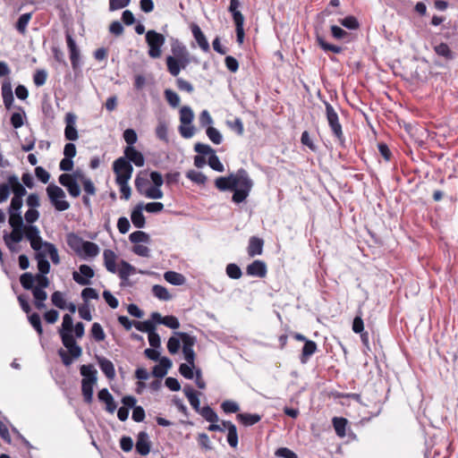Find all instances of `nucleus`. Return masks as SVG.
<instances>
[{
  "instance_id": "11",
  "label": "nucleus",
  "mask_w": 458,
  "mask_h": 458,
  "mask_svg": "<svg viewBox=\"0 0 458 458\" xmlns=\"http://www.w3.org/2000/svg\"><path fill=\"white\" fill-rule=\"evenodd\" d=\"M76 115L72 113H67L65 115L64 137L67 140H76L79 137L76 129Z\"/></svg>"
},
{
  "instance_id": "60",
  "label": "nucleus",
  "mask_w": 458,
  "mask_h": 458,
  "mask_svg": "<svg viewBox=\"0 0 458 458\" xmlns=\"http://www.w3.org/2000/svg\"><path fill=\"white\" fill-rule=\"evenodd\" d=\"M81 183L83 186V190L87 195L93 196L96 194L97 189L89 178L85 177L84 175H81Z\"/></svg>"
},
{
  "instance_id": "21",
  "label": "nucleus",
  "mask_w": 458,
  "mask_h": 458,
  "mask_svg": "<svg viewBox=\"0 0 458 458\" xmlns=\"http://www.w3.org/2000/svg\"><path fill=\"white\" fill-rule=\"evenodd\" d=\"M264 241L257 236H251L249 240L247 252L250 257L261 255L263 251Z\"/></svg>"
},
{
  "instance_id": "53",
  "label": "nucleus",
  "mask_w": 458,
  "mask_h": 458,
  "mask_svg": "<svg viewBox=\"0 0 458 458\" xmlns=\"http://www.w3.org/2000/svg\"><path fill=\"white\" fill-rule=\"evenodd\" d=\"M8 222L12 228H24L26 225L23 223V218L21 216V214L9 213Z\"/></svg>"
},
{
  "instance_id": "47",
  "label": "nucleus",
  "mask_w": 458,
  "mask_h": 458,
  "mask_svg": "<svg viewBox=\"0 0 458 458\" xmlns=\"http://www.w3.org/2000/svg\"><path fill=\"white\" fill-rule=\"evenodd\" d=\"M31 15H32L31 13H26L21 14L18 18V21L15 24V28L20 33L24 34V32L26 31L28 23L30 22V21L31 19Z\"/></svg>"
},
{
  "instance_id": "46",
  "label": "nucleus",
  "mask_w": 458,
  "mask_h": 458,
  "mask_svg": "<svg viewBox=\"0 0 458 458\" xmlns=\"http://www.w3.org/2000/svg\"><path fill=\"white\" fill-rule=\"evenodd\" d=\"M131 242L138 244L140 242L148 243L150 241L149 235L143 231H135L129 236Z\"/></svg>"
},
{
  "instance_id": "49",
  "label": "nucleus",
  "mask_w": 458,
  "mask_h": 458,
  "mask_svg": "<svg viewBox=\"0 0 458 458\" xmlns=\"http://www.w3.org/2000/svg\"><path fill=\"white\" fill-rule=\"evenodd\" d=\"M206 134L214 144L218 145L223 141V136L221 132L215 127L208 126L206 130Z\"/></svg>"
},
{
  "instance_id": "56",
  "label": "nucleus",
  "mask_w": 458,
  "mask_h": 458,
  "mask_svg": "<svg viewBox=\"0 0 458 458\" xmlns=\"http://www.w3.org/2000/svg\"><path fill=\"white\" fill-rule=\"evenodd\" d=\"M165 98L169 105L173 107H177L180 104V97L174 90L167 89L164 92Z\"/></svg>"
},
{
  "instance_id": "25",
  "label": "nucleus",
  "mask_w": 458,
  "mask_h": 458,
  "mask_svg": "<svg viewBox=\"0 0 458 458\" xmlns=\"http://www.w3.org/2000/svg\"><path fill=\"white\" fill-rule=\"evenodd\" d=\"M237 420L245 427H250L261 420V416L258 413H238Z\"/></svg>"
},
{
  "instance_id": "59",
  "label": "nucleus",
  "mask_w": 458,
  "mask_h": 458,
  "mask_svg": "<svg viewBox=\"0 0 458 458\" xmlns=\"http://www.w3.org/2000/svg\"><path fill=\"white\" fill-rule=\"evenodd\" d=\"M51 301L53 305H55L58 309L64 310L66 307V302L64 299V294L59 291L53 293V294L51 295Z\"/></svg>"
},
{
  "instance_id": "52",
  "label": "nucleus",
  "mask_w": 458,
  "mask_h": 458,
  "mask_svg": "<svg viewBox=\"0 0 458 458\" xmlns=\"http://www.w3.org/2000/svg\"><path fill=\"white\" fill-rule=\"evenodd\" d=\"M226 275L232 279H239L242 276V269L234 263H230L225 267Z\"/></svg>"
},
{
  "instance_id": "14",
  "label": "nucleus",
  "mask_w": 458,
  "mask_h": 458,
  "mask_svg": "<svg viewBox=\"0 0 458 458\" xmlns=\"http://www.w3.org/2000/svg\"><path fill=\"white\" fill-rule=\"evenodd\" d=\"M135 448L140 455H147L150 452V441L146 431H140L137 436Z\"/></svg>"
},
{
  "instance_id": "44",
  "label": "nucleus",
  "mask_w": 458,
  "mask_h": 458,
  "mask_svg": "<svg viewBox=\"0 0 458 458\" xmlns=\"http://www.w3.org/2000/svg\"><path fill=\"white\" fill-rule=\"evenodd\" d=\"M152 293L155 297L162 301H169L172 298V295L169 293L168 290L159 284L153 285Z\"/></svg>"
},
{
  "instance_id": "51",
  "label": "nucleus",
  "mask_w": 458,
  "mask_h": 458,
  "mask_svg": "<svg viewBox=\"0 0 458 458\" xmlns=\"http://www.w3.org/2000/svg\"><path fill=\"white\" fill-rule=\"evenodd\" d=\"M28 319L32 327L41 335L43 334V328L39 314L34 312L28 317Z\"/></svg>"
},
{
  "instance_id": "41",
  "label": "nucleus",
  "mask_w": 458,
  "mask_h": 458,
  "mask_svg": "<svg viewBox=\"0 0 458 458\" xmlns=\"http://www.w3.org/2000/svg\"><path fill=\"white\" fill-rule=\"evenodd\" d=\"M24 233V228H12V232L10 233H5L4 238H6L11 242H14V243H19L23 238H25Z\"/></svg>"
},
{
  "instance_id": "35",
  "label": "nucleus",
  "mask_w": 458,
  "mask_h": 458,
  "mask_svg": "<svg viewBox=\"0 0 458 458\" xmlns=\"http://www.w3.org/2000/svg\"><path fill=\"white\" fill-rule=\"evenodd\" d=\"M435 53L446 60L454 59V55L446 43H440L434 47Z\"/></svg>"
},
{
  "instance_id": "4",
  "label": "nucleus",
  "mask_w": 458,
  "mask_h": 458,
  "mask_svg": "<svg viewBox=\"0 0 458 458\" xmlns=\"http://www.w3.org/2000/svg\"><path fill=\"white\" fill-rule=\"evenodd\" d=\"M242 6L240 0H230L228 12L232 14L235 25L236 41L241 45L244 39V16L239 10Z\"/></svg>"
},
{
  "instance_id": "8",
  "label": "nucleus",
  "mask_w": 458,
  "mask_h": 458,
  "mask_svg": "<svg viewBox=\"0 0 458 458\" xmlns=\"http://www.w3.org/2000/svg\"><path fill=\"white\" fill-rule=\"evenodd\" d=\"M166 66L169 73L176 77L181 70H184L191 64V56L184 55L183 57L174 58L172 55L166 57Z\"/></svg>"
},
{
  "instance_id": "9",
  "label": "nucleus",
  "mask_w": 458,
  "mask_h": 458,
  "mask_svg": "<svg viewBox=\"0 0 458 458\" xmlns=\"http://www.w3.org/2000/svg\"><path fill=\"white\" fill-rule=\"evenodd\" d=\"M66 43L70 53V60L72 70L77 72L81 69V52L78 48L75 40L71 34H66Z\"/></svg>"
},
{
  "instance_id": "39",
  "label": "nucleus",
  "mask_w": 458,
  "mask_h": 458,
  "mask_svg": "<svg viewBox=\"0 0 458 458\" xmlns=\"http://www.w3.org/2000/svg\"><path fill=\"white\" fill-rule=\"evenodd\" d=\"M198 413L210 423L217 422L219 420L216 412L208 405L202 407Z\"/></svg>"
},
{
  "instance_id": "2",
  "label": "nucleus",
  "mask_w": 458,
  "mask_h": 458,
  "mask_svg": "<svg viewBox=\"0 0 458 458\" xmlns=\"http://www.w3.org/2000/svg\"><path fill=\"white\" fill-rule=\"evenodd\" d=\"M73 319L71 315L65 314L63 317V323L61 328L58 330L62 344L67 349L72 352L77 356L81 352V346L77 344L75 338L72 335Z\"/></svg>"
},
{
  "instance_id": "54",
  "label": "nucleus",
  "mask_w": 458,
  "mask_h": 458,
  "mask_svg": "<svg viewBox=\"0 0 458 458\" xmlns=\"http://www.w3.org/2000/svg\"><path fill=\"white\" fill-rule=\"evenodd\" d=\"M45 249L55 265L60 263V258L56 247L51 242L45 243Z\"/></svg>"
},
{
  "instance_id": "38",
  "label": "nucleus",
  "mask_w": 458,
  "mask_h": 458,
  "mask_svg": "<svg viewBox=\"0 0 458 458\" xmlns=\"http://www.w3.org/2000/svg\"><path fill=\"white\" fill-rule=\"evenodd\" d=\"M96 384L81 381V393L86 403H91L93 401V387Z\"/></svg>"
},
{
  "instance_id": "19",
  "label": "nucleus",
  "mask_w": 458,
  "mask_h": 458,
  "mask_svg": "<svg viewBox=\"0 0 458 458\" xmlns=\"http://www.w3.org/2000/svg\"><path fill=\"white\" fill-rule=\"evenodd\" d=\"M98 400L104 403H106V410L114 413L117 408V404L114 400L113 395L109 393L107 388L101 389L98 394Z\"/></svg>"
},
{
  "instance_id": "20",
  "label": "nucleus",
  "mask_w": 458,
  "mask_h": 458,
  "mask_svg": "<svg viewBox=\"0 0 458 458\" xmlns=\"http://www.w3.org/2000/svg\"><path fill=\"white\" fill-rule=\"evenodd\" d=\"M80 373L82 376L81 381L97 384L98 371L92 364H83L80 368Z\"/></svg>"
},
{
  "instance_id": "1",
  "label": "nucleus",
  "mask_w": 458,
  "mask_h": 458,
  "mask_svg": "<svg viewBox=\"0 0 458 458\" xmlns=\"http://www.w3.org/2000/svg\"><path fill=\"white\" fill-rule=\"evenodd\" d=\"M215 186L220 191H233L232 201L240 204L246 200L253 187V181L244 168H240L235 174L217 177Z\"/></svg>"
},
{
  "instance_id": "16",
  "label": "nucleus",
  "mask_w": 458,
  "mask_h": 458,
  "mask_svg": "<svg viewBox=\"0 0 458 458\" xmlns=\"http://www.w3.org/2000/svg\"><path fill=\"white\" fill-rule=\"evenodd\" d=\"M191 29L192 35H193L195 40L197 41L199 47L204 52H208L210 49L208 41L206 36L204 35V33L202 32L201 29L199 28V26L196 23H192L191 26Z\"/></svg>"
},
{
  "instance_id": "12",
  "label": "nucleus",
  "mask_w": 458,
  "mask_h": 458,
  "mask_svg": "<svg viewBox=\"0 0 458 458\" xmlns=\"http://www.w3.org/2000/svg\"><path fill=\"white\" fill-rule=\"evenodd\" d=\"M124 157L130 162V164L133 163L136 166L141 167L145 164V157L143 154L137 150L134 147L127 146L124 150Z\"/></svg>"
},
{
  "instance_id": "27",
  "label": "nucleus",
  "mask_w": 458,
  "mask_h": 458,
  "mask_svg": "<svg viewBox=\"0 0 458 458\" xmlns=\"http://www.w3.org/2000/svg\"><path fill=\"white\" fill-rule=\"evenodd\" d=\"M171 51L173 53V57L174 58L183 57L190 54L186 47L177 38L172 39Z\"/></svg>"
},
{
  "instance_id": "15",
  "label": "nucleus",
  "mask_w": 458,
  "mask_h": 458,
  "mask_svg": "<svg viewBox=\"0 0 458 458\" xmlns=\"http://www.w3.org/2000/svg\"><path fill=\"white\" fill-rule=\"evenodd\" d=\"M98 364L105 376L113 380L115 377V369L113 362L104 356H96Z\"/></svg>"
},
{
  "instance_id": "31",
  "label": "nucleus",
  "mask_w": 458,
  "mask_h": 458,
  "mask_svg": "<svg viewBox=\"0 0 458 458\" xmlns=\"http://www.w3.org/2000/svg\"><path fill=\"white\" fill-rule=\"evenodd\" d=\"M120 266L118 275L122 281H127L128 277L136 271V268L125 260H121Z\"/></svg>"
},
{
  "instance_id": "55",
  "label": "nucleus",
  "mask_w": 458,
  "mask_h": 458,
  "mask_svg": "<svg viewBox=\"0 0 458 458\" xmlns=\"http://www.w3.org/2000/svg\"><path fill=\"white\" fill-rule=\"evenodd\" d=\"M25 238L29 241V242H32V240H34L35 238H39L40 236V232H39V229L36 226V225H26L25 227Z\"/></svg>"
},
{
  "instance_id": "34",
  "label": "nucleus",
  "mask_w": 458,
  "mask_h": 458,
  "mask_svg": "<svg viewBox=\"0 0 458 458\" xmlns=\"http://www.w3.org/2000/svg\"><path fill=\"white\" fill-rule=\"evenodd\" d=\"M81 354H82L81 348V352L78 356L76 354H73L72 352H71L70 350H67V352H66L63 349H60L58 351V355L60 356L63 364L66 367L70 366L73 362V360L80 358L81 356Z\"/></svg>"
},
{
  "instance_id": "45",
  "label": "nucleus",
  "mask_w": 458,
  "mask_h": 458,
  "mask_svg": "<svg viewBox=\"0 0 458 458\" xmlns=\"http://www.w3.org/2000/svg\"><path fill=\"white\" fill-rule=\"evenodd\" d=\"M186 177L199 185H204L208 179L204 174L196 170H189Z\"/></svg>"
},
{
  "instance_id": "13",
  "label": "nucleus",
  "mask_w": 458,
  "mask_h": 458,
  "mask_svg": "<svg viewBox=\"0 0 458 458\" xmlns=\"http://www.w3.org/2000/svg\"><path fill=\"white\" fill-rule=\"evenodd\" d=\"M246 273L250 276L263 278L267 273V265L264 261L256 259L247 266Z\"/></svg>"
},
{
  "instance_id": "61",
  "label": "nucleus",
  "mask_w": 458,
  "mask_h": 458,
  "mask_svg": "<svg viewBox=\"0 0 458 458\" xmlns=\"http://www.w3.org/2000/svg\"><path fill=\"white\" fill-rule=\"evenodd\" d=\"M195 366H191L189 363H182L179 367L180 374L187 379H192L194 377L193 369Z\"/></svg>"
},
{
  "instance_id": "33",
  "label": "nucleus",
  "mask_w": 458,
  "mask_h": 458,
  "mask_svg": "<svg viewBox=\"0 0 458 458\" xmlns=\"http://www.w3.org/2000/svg\"><path fill=\"white\" fill-rule=\"evenodd\" d=\"M332 422L336 435L340 437H345L348 420L343 417H335Z\"/></svg>"
},
{
  "instance_id": "5",
  "label": "nucleus",
  "mask_w": 458,
  "mask_h": 458,
  "mask_svg": "<svg viewBox=\"0 0 458 458\" xmlns=\"http://www.w3.org/2000/svg\"><path fill=\"white\" fill-rule=\"evenodd\" d=\"M146 43L148 47V54L151 58H159L162 55V47L165 42V38L154 30L146 32Z\"/></svg>"
},
{
  "instance_id": "10",
  "label": "nucleus",
  "mask_w": 458,
  "mask_h": 458,
  "mask_svg": "<svg viewBox=\"0 0 458 458\" xmlns=\"http://www.w3.org/2000/svg\"><path fill=\"white\" fill-rule=\"evenodd\" d=\"M95 272L91 267L86 264H82L79 267V272L74 271L72 273L73 280L81 285H89L91 284L90 279L94 277Z\"/></svg>"
},
{
  "instance_id": "7",
  "label": "nucleus",
  "mask_w": 458,
  "mask_h": 458,
  "mask_svg": "<svg viewBox=\"0 0 458 458\" xmlns=\"http://www.w3.org/2000/svg\"><path fill=\"white\" fill-rule=\"evenodd\" d=\"M113 170L116 175L115 182H128L131 177L133 167L126 158L118 157L113 163Z\"/></svg>"
},
{
  "instance_id": "18",
  "label": "nucleus",
  "mask_w": 458,
  "mask_h": 458,
  "mask_svg": "<svg viewBox=\"0 0 458 458\" xmlns=\"http://www.w3.org/2000/svg\"><path fill=\"white\" fill-rule=\"evenodd\" d=\"M172 360L169 358L162 357L159 360V364L153 367L152 375L155 377L162 378L167 374V371L172 367Z\"/></svg>"
},
{
  "instance_id": "36",
  "label": "nucleus",
  "mask_w": 458,
  "mask_h": 458,
  "mask_svg": "<svg viewBox=\"0 0 458 458\" xmlns=\"http://www.w3.org/2000/svg\"><path fill=\"white\" fill-rule=\"evenodd\" d=\"M182 342V349H193V346L197 343V338L185 332H175Z\"/></svg>"
},
{
  "instance_id": "63",
  "label": "nucleus",
  "mask_w": 458,
  "mask_h": 458,
  "mask_svg": "<svg viewBox=\"0 0 458 458\" xmlns=\"http://www.w3.org/2000/svg\"><path fill=\"white\" fill-rule=\"evenodd\" d=\"M179 132L184 139L191 138L195 133V127L191 124H181L179 126Z\"/></svg>"
},
{
  "instance_id": "23",
  "label": "nucleus",
  "mask_w": 458,
  "mask_h": 458,
  "mask_svg": "<svg viewBox=\"0 0 458 458\" xmlns=\"http://www.w3.org/2000/svg\"><path fill=\"white\" fill-rule=\"evenodd\" d=\"M317 350H318V345L314 341H312V340L306 341V343L304 344V345L302 347L301 353L300 355L301 363L306 364L308 362V360H310V358L317 352Z\"/></svg>"
},
{
  "instance_id": "17",
  "label": "nucleus",
  "mask_w": 458,
  "mask_h": 458,
  "mask_svg": "<svg viewBox=\"0 0 458 458\" xmlns=\"http://www.w3.org/2000/svg\"><path fill=\"white\" fill-rule=\"evenodd\" d=\"M85 241L74 233L66 235L67 245L79 256L82 257V248Z\"/></svg>"
},
{
  "instance_id": "64",
  "label": "nucleus",
  "mask_w": 458,
  "mask_h": 458,
  "mask_svg": "<svg viewBox=\"0 0 458 458\" xmlns=\"http://www.w3.org/2000/svg\"><path fill=\"white\" fill-rule=\"evenodd\" d=\"M144 195L149 199H159L163 198V191L160 187L151 186L145 191Z\"/></svg>"
},
{
  "instance_id": "26",
  "label": "nucleus",
  "mask_w": 458,
  "mask_h": 458,
  "mask_svg": "<svg viewBox=\"0 0 458 458\" xmlns=\"http://www.w3.org/2000/svg\"><path fill=\"white\" fill-rule=\"evenodd\" d=\"M34 297V305L38 310L46 308L45 301L47 299V293L45 289L34 288L32 291Z\"/></svg>"
},
{
  "instance_id": "42",
  "label": "nucleus",
  "mask_w": 458,
  "mask_h": 458,
  "mask_svg": "<svg viewBox=\"0 0 458 458\" xmlns=\"http://www.w3.org/2000/svg\"><path fill=\"white\" fill-rule=\"evenodd\" d=\"M20 283L25 290L32 291L35 288V276L30 272L23 273L20 276Z\"/></svg>"
},
{
  "instance_id": "43",
  "label": "nucleus",
  "mask_w": 458,
  "mask_h": 458,
  "mask_svg": "<svg viewBox=\"0 0 458 458\" xmlns=\"http://www.w3.org/2000/svg\"><path fill=\"white\" fill-rule=\"evenodd\" d=\"M193 118L194 114L190 106H184L180 109V122L182 124H191Z\"/></svg>"
},
{
  "instance_id": "29",
  "label": "nucleus",
  "mask_w": 458,
  "mask_h": 458,
  "mask_svg": "<svg viewBox=\"0 0 458 458\" xmlns=\"http://www.w3.org/2000/svg\"><path fill=\"white\" fill-rule=\"evenodd\" d=\"M35 259L38 262V274H48L50 271V263L46 258V254L43 252H36Z\"/></svg>"
},
{
  "instance_id": "24",
  "label": "nucleus",
  "mask_w": 458,
  "mask_h": 458,
  "mask_svg": "<svg viewBox=\"0 0 458 458\" xmlns=\"http://www.w3.org/2000/svg\"><path fill=\"white\" fill-rule=\"evenodd\" d=\"M103 257H104V263H105V267H106V270L111 273H114V274L116 273L117 269H116V265H115V260H116L115 253L112 250L106 249L103 252Z\"/></svg>"
},
{
  "instance_id": "50",
  "label": "nucleus",
  "mask_w": 458,
  "mask_h": 458,
  "mask_svg": "<svg viewBox=\"0 0 458 458\" xmlns=\"http://www.w3.org/2000/svg\"><path fill=\"white\" fill-rule=\"evenodd\" d=\"M339 22L342 26L348 30H357L360 27V23L356 17L349 15L344 19H340Z\"/></svg>"
},
{
  "instance_id": "3",
  "label": "nucleus",
  "mask_w": 458,
  "mask_h": 458,
  "mask_svg": "<svg viewBox=\"0 0 458 458\" xmlns=\"http://www.w3.org/2000/svg\"><path fill=\"white\" fill-rule=\"evenodd\" d=\"M324 105L326 107V116L328 122V125L331 129L333 135L337 139L339 144L344 147L345 142V138L343 132L342 125L339 122V117L337 113L335 112L333 106L327 101L324 100Z\"/></svg>"
},
{
  "instance_id": "30",
  "label": "nucleus",
  "mask_w": 458,
  "mask_h": 458,
  "mask_svg": "<svg viewBox=\"0 0 458 458\" xmlns=\"http://www.w3.org/2000/svg\"><path fill=\"white\" fill-rule=\"evenodd\" d=\"M155 132H156V136L157 139H159L160 140H162L164 142H166V143L168 142V140H169V139H168V125H167V123L165 122V120H164V119L158 120Z\"/></svg>"
},
{
  "instance_id": "22",
  "label": "nucleus",
  "mask_w": 458,
  "mask_h": 458,
  "mask_svg": "<svg viewBox=\"0 0 458 458\" xmlns=\"http://www.w3.org/2000/svg\"><path fill=\"white\" fill-rule=\"evenodd\" d=\"M143 203H139L131 211V219L133 225L137 228H143L146 225L145 216L143 215Z\"/></svg>"
},
{
  "instance_id": "6",
  "label": "nucleus",
  "mask_w": 458,
  "mask_h": 458,
  "mask_svg": "<svg viewBox=\"0 0 458 458\" xmlns=\"http://www.w3.org/2000/svg\"><path fill=\"white\" fill-rule=\"evenodd\" d=\"M47 193L51 204L57 211H65L70 208V203L64 199L65 192L59 186L50 183L47 187Z\"/></svg>"
},
{
  "instance_id": "57",
  "label": "nucleus",
  "mask_w": 458,
  "mask_h": 458,
  "mask_svg": "<svg viewBox=\"0 0 458 458\" xmlns=\"http://www.w3.org/2000/svg\"><path fill=\"white\" fill-rule=\"evenodd\" d=\"M194 151L200 156H212L216 153V151L209 145L201 142H197L194 145Z\"/></svg>"
},
{
  "instance_id": "28",
  "label": "nucleus",
  "mask_w": 458,
  "mask_h": 458,
  "mask_svg": "<svg viewBox=\"0 0 458 458\" xmlns=\"http://www.w3.org/2000/svg\"><path fill=\"white\" fill-rule=\"evenodd\" d=\"M164 278L169 284L176 286L182 285L185 283V276L175 271H166L164 274Z\"/></svg>"
},
{
  "instance_id": "58",
  "label": "nucleus",
  "mask_w": 458,
  "mask_h": 458,
  "mask_svg": "<svg viewBox=\"0 0 458 458\" xmlns=\"http://www.w3.org/2000/svg\"><path fill=\"white\" fill-rule=\"evenodd\" d=\"M208 164L213 170L216 172L222 173L225 171V166L216 153L208 157Z\"/></svg>"
},
{
  "instance_id": "62",
  "label": "nucleus",
  "mask_w": 458,
  "mask_h": 458,
  "mask_svg": "<svg viewBox=\"0 0 458 458\" xmlns=\"http://www.w3.org/2000/svg\"><path fill=\"white\" fill-rule=\"evenodd\" d=\"M47 78V72L45 70H38L33 75V81L37 87L43 86Z\"/></svg>"
},
{
  "instance_id": "37",
  "label": "nucleus",
  "mask_w": 458,
  "mask_h": 458,
  "mask_svg": "<svg viewBox=\"0 0 458 458\" xmlns=\"http://www.w3.org/2000/svg\"><path fill=\"white\" fill-rule=\"evenodd\" d=\"M316 40L318 44V46L325 51V52H333L335 54H340L343 51V48L339 46L332 45L327 43L324 38L320 35H317Z\"/></svg>"
},
{
  "instance_id": "32",
  "label": "nucleus",
  "mask_w": 458,
  "mask_h": 458,
  "mask_svg": "<svg viewBox=\"0 0 458 458\" xmlns=\"http://www.w3.org/2000/svg\"><path fill=\"white\" fill-rule=\"evenodd\" d=\"M99 253V247L92 242L85 241L82 248L83 258H95Z\"/></svg>"
},
{
  "instance_id": "48",
  "label": "nucleus",
  "mask_w": 458,
  "mask_h": 458,
  "mask_svg": "<svg viewBox=\"0 0 458 458\" xmlns=\"http://www.w3.org/2000/svg\"><path fill=\"white\" fill-rule=\"evenodd\" d=\"M90 335L92 338H94V340L97 342L104 341L106 338V334L102 326L97 322L92 324Z\"/></svg>"
},
{
  "instance_id": "40",
  "label": "nucleus",
  "mask_w": 458,
  "mask_h": 458,
  "mask_svg": "<svg viewBox=\"0 0 458 458\" xmlns=\"http://www.w3.org/2000/svg\"><path fill=\"white\" fill-rule=\"evenodd\" d=\"M133 326L135 328L140 332L148 333V335L151 334L156 330V325L151 320L145 321H133Z\"/></svg>"
}]
</instances>
